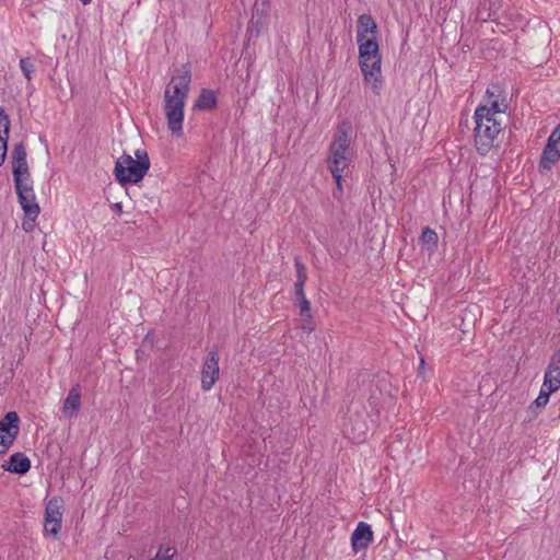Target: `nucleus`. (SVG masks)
<instances>
[{
    "mask_svg": "<svg viewBox=\"0 0 560 560\" xmlns=\"http://www.w3.org/2000/svg\"><path fill=\"white\" fill-rule=\"evenodd\" d=\"M191 82V65L186 62L174 70L164 92V109L168 130L176 137L183 136L184 107Z\"/></svg>",
    "mask_w": 560,
    "mask_h": 560,
    "instance_id": "obj_1",
    "label": "nucleus"
},
{
    "mask_svg": "<svg viewBox=\"0 0 560 560\" xmlns=\"http://www.w3.org/2000/svg\"><path fill=\"white\" fill-rule=\"evenodd\" d=\"M359 66L366 84H370L375 94L382 88V56L377 37H371L359 45Z\"/></svg>",
    "mask_w": 560,
    "mask_h": 560,
    "instance_id": "obj_2",
    "label": "nucleus"
},
{
    "mask_svg": "<svg viewBox=\"0 0 560 560\" xmlns=\"http://www.w3.org/2000/svg\"><path fill=\"white\" fill-rule=\"evenodd\" d=\"M135 155L136 159L124 153L115 163L114 176L121 186L140 183L150 170V159L147 151L136 150Z\"/></svg>",
    "mask_w": 560,
    "mask_h": 560,
    "instance_id": "obj_3",
    "label": "nucleus"
},
{
    "mask_svg": "<svg viewBox=\"0 0 560 560\" xmlns=\"http://www.w3.org/2000/svg\"><path fill=\"white\" fill-rule=\"evenodd\" d=\"M489 113L486 105H480L475 110V145L479 154L486 155L493 147L495 137L501 131V124L495 118L487 117Z\"/></svg>",
    "mask_w": 560,
    "mask_h": 560,
    "instance_id": "obj_4",
    "label": "nucleus"
},
{
    "mask_svg": "<svg viewBox=\"0 0 560 560\" xmlns=\"http://www.w3.org/2000/svg\"><path fill=\"white\" fill-rule=\"evenodd\" d=\"M351 125L349 121H342L334 135V139L329 147L328 165H348L349 159L346 153L350 145L349 130Z\"/></svg>",
    "mask_w": 560,
    "mask_h": 560,
    "instance_id": "obj_5",
    "label": "nucleus"
},
{
    "mask_svg": "<svg viewBox=\"0 0 560 560\" xmlns=\"http://www.w3.org/2000/svg\"><path fill=\"white\" fill-rule=\"evenodd\" d=\"M20 432V417L16 411H8L0 419V456L8 453Z\"/></svg>",
    "mask_w": 560,
    "mask_h": 560,
    "instance_id": "obj_6",
    "label": "nucleus"
},
{
    "mask_svg": "<svg viewBox=\"0 0 560 560\" xmlns=\"http://www.w3.org/2000/svg\"><path fill=\"white\" fill-rule=\"evenodd\" d=\"M12 175L18 199L35 196L27 161L13 164Z\"/></svg>",
    "mask_w": 560,
    "mask_h": 560,
    "instance_id": "obj_7",
    "label": "nucleus"
},
{
    "mask_svg": "<svg viewBox=\"0 0 560 560\" xmlns=\"http://www.w3.org/2000/svg\"><path fill=\"white\" fill-rule=\"evenodd\" d=\"M219 352L217 347L210 350L201 368V388L205 392L210 390L219 380Z\"/></svg>",
    "mask_w": 560,
    "mask_h": 560,
    "instance_id": "obj_8",
    "label": "nucleus"
},
{
    "mask_svg": "<svg viewBox=\"0 0 560 560\" xmlns=\"http://www.w3.org/2000/svg\"><path fill=\"white\" fill-rule=\"evenodd\" d=\"M343 431L354 443L364 442L369 431L365 413L350 412L345 419Z\"/></svg>",
    "mask_w": 560,
    "mask_h": 560,
    "instance_id": "obj_9",
    "label": "nucleus"
},
{
    "mask_svg": "<svg viewBox=\"0 0 560 560\" xmlns=\"http://www.w3.org/2000/svg\"><path fill=\"white\" fill-rule=\"evenodd\" d=\"M373 541V530L370 524L359 522L355 529L351 535V547L357 553L360 550H365Z\"/></svg>",
    "mask_w": 560,
    "mask_h": 560,
    "instance_id": "obj_10",
    "label": "nucleus"
},
{
    "mask_svg": "<svg viewBox=\"0 0 560 560\" xmlns=\"http://www.w3.org/2000/svg\"><path fill=\"white\" fill-rule=\"evenodd\" d=\"M19 203L21 205V208L25 214L22 228L25 232H30L35 226V220L40 211L39 206L36 202L35 196H26L25 198L23 197L22 199H19Z\"/></svg>",
    "mask_w": 560,
    "mask_h": 560,
    "instance_id": "obj_11",
    "label": "nucleus"
},
{
    "mask_svg": "<svg viewBox=\"0 0 560 560\" xmlns=\"http://www.w3.org/2000/svg\"><path fill=\"white\" fill-rule=\"evenodd\" d=\"M377 24L371 14H361L357 21V43L361 45L371 37H376Z\"/></svg>",
    "mask_w": 560,
    "mask_h": 560,
    "instance_id": "obj_12",
    "label": "nucleus"
},
{
    "mask_svg": "<svg viewBox=\"0 0 560 560\" xmlns=\"http://www.w3.org/2000/svg\"><path fill=\"white\" fill-rule=\"evenodd\" d=\"M1 468L14 475L23 476L31 469L30 458L22 452L10 455L9 459L1 465Z\"/></svg>",
    "mask_w": 560,
    "mask_h": 560,
    "instance_id": "obj_13",
    "label": "nucleus"
},
{
    "mask_svg": "<svg viewBox=\"0 0 560 560\" xmlns=\"http://www.w3.org/2000/svg\"><path fill=\"white\" fill-rule=\"evenodd\" d=\"M559 159L560 144L557 143L555 139L548 138L539 161L540 172L542 173L544 171H550L552 165L556 164Z\"/></svg>",
    "mask_w": 560,
    "mask_h": 560,
    "instance_id": "obj_14",
    "label": "nucleus"
},
{
    "mask_svg": "<svg viewBox=\"0 0 560 560\" xmlns=\"http://www.w3.org/2000/svg\"><path fill=\"white\" fill-rule=\"evenodd\" d=\"M502 7V0H480L476 11L477 20L481 22L495 21Z\"/></svg>",
    "mask_w": 560,
    "mask_h": 560,
    "instance_id": "obj_15",
    "label": "nucleus"
},
{
    "mask_svg": "<svg viewBox=\"0 0 560 560\" xmlns=\"http://www.w3.org/2000/svg\"><path fill=\"white\" fill-rule=\"evenodd\" d=\"M81 408V386L79 384L73 385L68 396L66 397L62 405V413L65 417L73 418L77 417Z\"/></svg>",
    "mask_w": 560,
    "mask_h": 560,
    "instance_id": "obj_16",
    "label": "nucleus"
},
{
    "mask_svg": "<svg viewBox=\"0 0 560 560\" xmlns=\"http://www.w3.org/2000/svg\"><path fill=\"white\" fill-rule=\"evenodd\" d=\"M218 105L217 93L210 89H201L199 96L195 101L194 109L212 110Z\"/></svg>",
    "mask_w": 560,
    "mask_h": 560,
    "instance_id": "obj_17",
    "label": "nucleus"
},
{
    "mask_svg": "<svg viewBox=\"0 0 560 560\" xmlns=\"http://www.w3.org/2000/svg\"><path fill=\"white\" fill-rule=\"evenodd\" d=\"M62 506H63V501L61 498H58V497L51 498L46 504L44 521H49L52 518H62V513H61Z\"/></svg>",
    "mask_w": 560,
    "mask_h": 560,
    "instance_id": "obj_18",
    "label": "nucleus"
},
{
    "mask_svg": "<svg viewBox=\"0 0 560 560\" xmlns=\"http://www.w3.org/2000/svg\"><path fill=\"white\" fill-rule=\"evenodd\" d=\"M267 15H260L258 12L253 11L252 19L249 21V26L247 30L248 38H257L265 25V19Z\"/></svg>",
    "mask_w": 560,
    "mask_h": 560,
    "instance_id": "obj_19",
    "label": "nucleus"
},
{
    "mask_svg": "<svg viewBox=\"0 0 560 560\" xmlns=\"http://www.w3.org/2000/svg\"><path fill=\"white\" fill-rule=\"evenodd\" d=\"M294 305L300 307V314L302 317H312L311 303L305 296L304 289H294Z\"/></svg>",
    "mask_w": 560,
    "mask_h": 560,
    "instance_id": "obj_20",
    "label": "nucleus"
},
{
    "mask_svg": "<svg viewBox=\"0 0 560 560\" xmlns=\"http://www.w3.org/2000/svg\"><path fill=\"white\" fill-rule=\"evenodd\" d=\"M420 242L427 245L429 250H433L438 247L439 236L438 233L430 226H425L420 235Z\"/></svg>",
    "mask_w": 560,
    "mask_h": 560,
    "instance_id": "obj_21",
    "label": "nucleus"
},
{
    "mask_svg": "<svg viewBox=\"0 0 560 560\" xmlns=\"http://www.w3.org/2000/svg\"><path fill=\"white\" fill-rule=\"evenodd\" d=\"M560 388V377L551 374V371H546L544 376V383L540 390H545L548 395L557 392Z\"/></svg>",
    "mask_w": 560,
    "mask_h": 560,
    "instance_id": "obj_22",
    "label": "nucleus"
},
{
    "mask_svg": "<svg viewBox=\"0 0 560 560\" xmlns=\"http://www.w3.org/2000/svg\"><path fill=\"white\" fill-rule=\"evenodd\" d=\"M550 395L540 390L538 397L529 405L527 412L529 413L528 421H532L537 416V410L545 407L549 401Z\"/></svg>",
    "mask_w": 560,
    "mask_h": 560,
    "instance_id": "obj_23",
    "label": "nucleus"
},
{
    "mask_svg": "<svg viewBox=\"0 0 560 560\" xmlns=\"http://www.w3.org/2000/svg\"><path fill=\"white\" fill-rule=\"evenodd\" d=\"M294 265L296 269V281L294 283V289L303 290L307 280L306 268L299 257L294 258Z\"/></svg>",
    "mask_w": 560,
    "mask_h": 560,
    "instance_id": "obj_24",
    "label": "nucleus"
},
{
    "mask_svg": "<svg viewBox=\"0 0 560 560\" xmlns=\"http://www.w3.org/2000/svg\"><path fill=\"white\" fill-rule=\"evenodd\" d=\"M26 149H25V145L23 142H19L16 144H14V148L12 150V153H11V163L12 165L13 164H18V163H22V162H26Z\"/></svg>",
    "mask_w": 560,
    "mask_h": 560,
    "instance_id": "obj_25",
    "label": "nucleus"
},
{
    "mask_svg": "<svg viewBox=\"0 0 560 560\" xmlns=\"http://www.w3.org/2000/svg\"><path fill=\"white\" fill-rule=\"evenodd\" d=\"M61 520L62 518H52L49 521H44V532L48 535H51L54 538H57L61 529Z\"/></svg>",
    "mask_w": 560,
    "mask_h": 560,
    "instance_id": "obj_26",
    "label": "nucleus"
},
{
    "mask_svg": "<svg viewBox=\"0 0 560 560\" xmlns=\"http://www.w3.org/2000/svg\"><path fill=\"white\" fill-rule=\"evenodd\" d=\"M348 165H328L338 190L342 191V172Z\"/></svg>",
    "mask_w": 560,
    "mask_h": 560,
    "instance_id": "obj_27",
    "label": "nucleus"
},
{
    "mask_svg": "<svg viewBox=\"0 0 560 560\" xmlns=\"http://www.w3.org/2000/svg\"><path fill=\"white\" fill-rule=\"evenodd\" d=\"M421 560H445V553L438 548L424 550L420 556Z\"/></svg>",
    "mask_w": 560,
    "mask_h": 560,
    "instance_id": "obj_28",
    "label": "nucleus"
},
{
    "mask_svg": "<svg viewBox=\"0 0 560 560\" xmlns=\"http://www.w3.org/2000/svg\"><path fill=\"white\" fill-rule=\"evenodd\" d=\"M546 371H551V374L560 377V349L552 354Z\"/></svg>",
    "mask_w": 560,
    "mask_h": 560,
    "instance_id": "obj_29",
    "label": "nucleus"
},
{
    "mask_svg": "<svg viewBox=\"0 0 560 560\" xmlns=\"http://www.w3.org/2000/svg\"><path fill=\"white\" fill-rule=\"evenodd\" d=\"M270 10V0H256L253 7L254 12H258L260 15H268Z\"/></svg>",
    "mask_w": 560,
    "mask_h": 560,
    "instance_id": "obj_30",
    "label": "nucleus"
},
{
    "mask_svg": "<svg viewBox=\"0 0 560 560\" xmlns=\"http://www.w3.org/2000/svg\"><path fill=\"white\" fill-rule=\"evenodd\" d=\"M20 68L23 72L24 77L27 80H31L32 73L34 72V65L30 60V58H23L20 60Z\"/></svg>",
    "mask_w": 560,
    "mask_h": 560,
    "instance_id": "obj_31",
    "label": "nucleus"
},
{
    "mask_svg": "<svg viewBox=\"0 0 560 560\" xmlns=\"http://www.w3.org/2000/svg\"><path fill=\"white\" fill-rule=\"evenodd\" d=\"M486 109L489 110V113L487 114V117H489V118H494L495 114H504L505 113V110L500 107V104L498 101H492L490 103V106H486Z\"/></svg>",
    "mask_w": 560,
    "mask_h": 560,
    "instance_id": "obj_32",
    "label": "nucleus"
},
{
    "mask_svg": "<svg viewBox=\"0 0 560 560\" xmlns=\"http://www.w3.org/2000/svg\"><path fill=\"white\" fill-rule=\"evenodd\" d=\"M0 124L2 125V129H4L7 135L10 133V117L2 107H0Z\"/></svg>",
    "mask_w": 560,
    "mask_h": 560,
    "instance_id": "obj_33",
    "label": "nucleus"
},
{
    "mask_svg": "<svg viewBox=\"0 0 560 560\" xmlns=\"http://www.w3.org/2000/svg\"><path fill=\"white\" fill-rule=\"evenodd\" d=\"M302 328L304 330H307V331H313L314 330V325H313V316L310 318L307 316L303 317V325H302Z\"/></svg>",
    "mask_w": 560,
    "mask_h": 560,
    "instance_id": "obj_34",
    "label": "nucleus"
},
{
    "mask_svg": "<svg viewBox=\"0 0 560 560\" xmlns=\"http://www.w3.org/2000/svg\"><path fill=\"white\" fill-rule=\"evenodd\" d=\"M171 550H172V548L167 547L165 549V553L162 556L161 555V549H160L159 552L155 555L153 560H172V556L168 555V552Z\"/></svg>",
    "mask_w": 560,
    "mask_h": 560,
    "instance_id": "obj_35",
    "label": "nucleus"
},
{
    "mask_svg": "<svg viewBox=\"0 0 560 560\" xmlns=\"http://www.w3.org/2000/svg\"><path fill=\"white\" fill-rule=\"evenodd\" d=\"M549 138L555 139L560 144V124L553 129Z\"/></svg>",
    "mask_w": 560,
    "mask_h": 560,
    "instance_id": "obj_36",
    "label": "nucleus"
},
{
    "mask_svg": "<svg viewBox=\"0 0 560 560\" xmlns=\"http://www.w3.org/2000/svg\"><path fill=\"white\" fill-rule=\"evenodd\" d=\"M8 140H9V135L7 136V132L4 131V129H1L0 130V142H1L0 147H5L8 149Z\"/></svg>",
    "mask_w": 560,
    "mask_h": 560,
    "instance_id": "obj_37",
    "label": "nucleus"
},
{
    "mask_svg": "<svg viewBox=\"0 0 560 560\" xmlns=\"http://www.w3.org/2000/svg\"><path fill=\"white\" fill-rule=\"evenodd\" d=\"M7 148L5 147H0V166L4 163L5 159H7Z\"/></svg>",
    "mask_w": 560,
    "mask_h": 560,
    "instance_id": "obj_38",
    "label": "nucleus"
},
{
    "mask_svg": "<svg viewBox=\"0 0 560 560\" xmlns=\"http://www.w3.org/2000/svg\"><path fill=\"white\" fill-rule=\"evenodd\" d=\"M113 209L115 212L120 215L122 213V205L120 202H116L113 205Z\"/></svg>",
    "mask_w": 560,
    "mask_h": 560,
    "instance_id": "obj_39",
    "label": "nucleus"
},
{
    "mask_svg": "<svg viewBox=\"0 0 560 560\" xmlns=\"http://www.w3.org/2000/svg\"><path fill=\"white\" fill-rule=\"evenodd\" d=\"M556 314H557V316H558V320H559V323H560V302H559V305H558V307H557Z\"/></svg>",
    "mask_w": 560,
    "mask_h": 560,
    "instance_id": "obj_40",
    "label": "nucleus"
},
{
    "mask_svg": "<svg viewBox=\"0 0 560 560\" xmlns=\"http://www.w3.org/2000/svg\"><path fill=\"white\" fill-rule=\"evenodd\" d=\"M136 353H137V357H138V358H140V357H142L143 351H142V350H140V349H138V350L136 351Z\"/></svg>",
    "mask_w": 560,
    "mask_h": 560,
    "instance_id": "obj_41",
    "label": "nucleus"
},
{
    "mask_svg": "<svg viewBox=\"0 0 560 560\" xmlns=\"http://www.w3.org/2000/svg\"><path fill=\"white\" fill-rule=\"evenodd\" d=\"M81 2H82L83 4H89V3L91 2V0H81Z\"/></svg>",
    "mask_w": 560,
    "mask_h": 560,
    "instance_id": "obj_42",
    "label": "nucleus"
},
{
    "mask_svg": "<svg viewBox=\"0 0 560 560\" xmlns=\"http://www.w3.org/2000/svg\"><path fill=\"white\" fill-rule=\"evenodd\" d=\"M423 365H424V360L421 358L420 368H423Z\"/></svg>",
    "mask_w": 560,
    "mask_h": 560,
    "instance_id": "obj_43",
    "label": "nucleus"
},
{
    "mask_svg": "<svg viewBox=\"0 0 560 560\" xmlns=\"http://www.w3.org/2000/svg\"><path fill=\"white\" fill-rule=\"evenodd\" d=\"M487 94H488L489 96H493V94H492V93H490V90H487Z\"/></svg>",
    "mask_w": 560,
    "mask_h": 560,
    "instance_id": "obj_44",
    "label": "nucleus"
}]
</instances>
